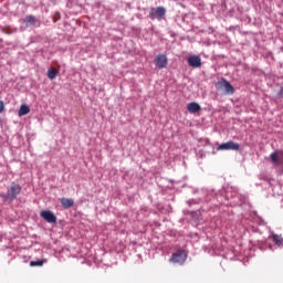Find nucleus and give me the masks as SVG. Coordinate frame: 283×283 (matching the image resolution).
Instances as JSON below:
<instances>
[{
  "instance_id": "8",
  "label": "nucleus",
  "mask_w": 283,
  "mask_h": 283,
  "mask_svg": "<svg viewBox=\"0 0 283 283\" xmlns=\"http://www.w3.org/2000/svg\"><path fill=\"white\" fill-rule=\"evenodd\" d=\"M270 159L275 166L283 165V151H274L270 155Z\"/></svg>"
},
{
  "instance_id": "7",
  "label": "nucleus",
  "mask_w": 283,
  "mask_h": 283,
  "mask_svg": "<svg viewBox=\"0 0 283 283\" xmlns=\"http://www.w3.org/2000/svg\"><path fill=\"white\" fill-rule=\"evenodd\" d=\"M240 149V145L234 142H228L226 144H221L217 147V150H233L238 151Z\"/></svg>"
},
{
  "instance_id": "9",
  "label": "nucleus",
  "mask_w": 283,
  "mask_h": 283,
  "mask_svg": "<svg viewBox=\"0 0 283 283\" xmlns=\"http://www.w3.org/2000/svg\"><path fill=\"white\" fill-rule=\"evenodd\" d=\"M41 217L49 223H56L57 221L55 214L49 210L42 211Z\"/></svg>"
},
{
  "instance_id": "17",
  "label": "nucleus",
  "mask_w": 283,
  "mask_h": 283,
  "mask_svg": "<svg viewBox=\"0 0 283 283\" xmlns=\"http://www.w3.org/2000/svg\"><path fill=\"white\" fill-rule=\"evenodd\" d=\"M4 111V102L0 101V114Z\"/></svg>"
},
{
  "instance_id": "4",
  "label": "nucleus",
  "mask_w": 283,
  "mask_h": 283,
  "mask_svg": "<svg viewBox=\"0 0 283 283\" xmlns=\"http://www.w3.org/2000/svg\"><path fill=\"white\" fill-rule=\"evenodd\" d=\"M187 260V253L182 250H178L176 253L171 255L169 262L184 264Z\"/></svg>"
},
{
  "instance_id": "14",
  "label": "nucleus",
  "mask_w": 283,
  "mask_h": 283,
  "mask_svg": "<svg viewBox=\"0 0 283 283\" xmlns=\"http://www.w3.org/2000/svg\"><path fill=\"white\" fill-rule=\"evenodd\" d=\"M59 74L57 69H49L48 71V77L53 81Z\"/></svg>"
},
{
  "instance_id": "10",
  "label": "nucleus",
  "mask_w": 283,
  "mask_h": 283,
  "mask_svg": "<svg viewBox=\"0 0 283 283\" xmlns=\"http://www.w3.org/2000/svg\"><path fill=\"white\" fill-rule=\"evenodd\" d=\"M187 111L190 114H196L201 111V106L200 104H197V102H189V104H187Z\"/></svg>"
},
{
  "instance_id": "18",
  "label": "nucleus",
  "mask_w": 283,
  "mask_h": 283,
  "mask_svg": "<svg viewBox=\"0 0 283 283\" xmlns=\"http://www.w3.org/2000/svg\"><path fill=\"white\" fill-rule=\"evenodd\" d=\"M277 98H283V88H281L280 93H277Z\"/></svg>"
},
{
  "instance_id": "12",
  "label": "nucleus",
  "mask_w": 283,
  "mask_h": 283,
  "mask_svg": "<svg viewBox=\"0 0 283 283\" xmlns=\"http://www.w3.org/2000/svg\"><path fill=\"white\" fill-rule=\"evenodd\" d=\"M61 203L65 209H70L71 207L74 206V200L69 198H63L61 199Z\"/></svg>"
},
{
  "instance_id": "16",
  "label": "nucleus",
  "mask_w": 283,
  "mask_h": 283,
  "mask_svg": "<svg viewBox=\"0 0 283 283\" xmlns=\"http://www.w3.org/2000/svg\"><path fill=\"white\" fill-rule=\"evenodd\" d=\"M45 262H46V260L32 261V262L30 263V265H31V266H42Z\"/></svg>"
},
{
  "instance_id": "6",
  "label": "nucleus",
  "mask_w": 283,
  "mask_h": 283,
  "mask_svg": "<svg viewBox=\"0 0 283 283\" xmlns=\"http://www.w3.org/2000/svg\"><path fill=\"white\" fill-rule=\"evenodd\" d=\"M187 64L192 69H199L202 66V61L199 55H189L187 57Z\"/></svg>"
},
{
  "instance_id": "5",
  "label": "nucleus",
  "mask_w": 283,
  "mask_h": 283,
  "mask_svg": "<svg viewBox=\"0 0 283 283\" xmlns=\"http://www.w3.org/2000/svg\"><path fill=\"white\" fill-rule=\"evenodd\" d=\"M154 63H155L156 67H158L159 70H163V69L167 67L168 59L165 54H158L155 56Z\"/></svg>"
},
{
  "instance_id": "13",
  "label": "nucleus",
  "mask_w": 283,
  "mask_h": 283,
  "mask_svg": "<svg viewBox=\"0 0 283 283\" xmlns=\"http://www.w3.org/2000/svg\"><path fill=\"white\" fill-rule=\"evenodd\" d=\"M30 113V108L29 106H27V104H22V106L20 107V111H19V116H25Z\"/></svg>"
},
{
  "instance_id": "1",
  "label": "nucleus",
  "mask_w": 283,
  "mask_h": 283,
  "mask_svg": "<svg viewBox=\"0 0 283 283\" xmlns=\"http://www.w3.org/2000/svg\"><path fill=\"white\" fill-rule=\"evenodd\" d=\"M21 190H22L21 186L13 182L8 188L7 193H2L1 197L6 202L8 201L12 202L21 193Z\"/></svg>"
},
{
  "instance_id": "3",
  "label": "nucleus",
  "mask_w": 283,
  "mask_h": 283,
  "mask_svg": "<svg viewBox=\"0 0 283 283\" xmlns=\"http://www.w3.org/2000/svg\"><path fill=\"white\" fill-rule=\"evenodd\" d=\"M166 15V8L163 6L150 8L148 18L150 20H161Z\"/></svg>"
},
{
  "instance_id": "11",
  "label": "nucleus",
  "mask_w": 283,
  "mask_h": 283,
  "mask_svg": "<svg viewBox=\"0 0 283 283\" xmlns=\"http://www.w3.org/2000/svg\"><path fill=\"white\" fill-rule=\"evenodd\" d=\"M24 23L29 27H34L36 24V18L33 14H29L25 17Z\"/></svg>"
},
{
  "instance_id": "2",
  "label": "nucleus",
  "mask_w": 283,
  "mask_h": 283,
  "mask_svg": "<svg viewBox=\"0 0 283 283\" xmlns=\"http://www.w3.org/2000/svg\"><path fill=\"white\" fill-rule=\"evenodd\" d=\"M216 90L223 91L224 95H233L234 94V88L232 84L226 80V77H221L216 84Z\"/></svg>"
},
{
  "instance_id": "15",
  "label": "nucleus",
  "mask_w": 283,
  "mask_h": 283,
  "mask_svg": "<svg viewBox=\"0 0 283 283\" xmlns=\"http://www.w3.org/2000/svg\"><path fill=\"white\" fill-rule=\"evenodd\" d=\"M272 240L277 247H283V238L281 235L274 234L272 235Z\"/></svg>"
}]
</instances>
